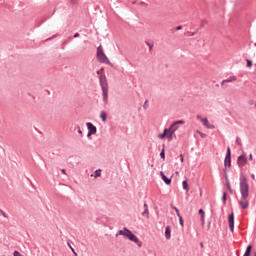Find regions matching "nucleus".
<instances>
[{"label":"nucleus","instance_id":"nucleus-1","mask_svg":"<svg viewBox=\"0 0 256 256\" xmlns=\"http://www.w3.org/2000/svg\"><path fill=\"white\" fill-rule=\"evenodd\" d=\"M240 193L242 200L239 202V205L241 209H247L249 207V201L247 199L249 198V183L247 182V177L245 174H240Z\"/></svg>","mask_w":256,"mask_h":256},{"label":"nucleus","instance_id":"nucleus-2","mask_svg":"<svg viewBox=\"0 0 256 256\" xmlns=\"http://www.w3.org/2000/svg\"><path fill=\"white\" fill-rule=\"evenodd\" d=\"M119 235H122L126 239H129V241L136 243L138 247H143V242H141L139 238L135 234H133V232L128 228L124 227L122 230H119L116 234V237H119Z\"/></svg>","mask_w":256,"mask_h":256},{"label":"nucleus","instance_id":"nucleus-3","mask_svg":"<svg viewBox=\"0 0 256 256\" xmlns=\"http://www.w3.org/2000/svg\"><path fill=\"white\" fill-rule=\"evenodd\" d=\"M99 81L102 89L103 101L107 104L109 102V84L107 83V76H105V74L100 75Z\"/></svg>","mask_w":256,"mask_h":256},{"label":"nucleus","instance_id":"nucleus-4","mask_svg":"<svg viewBox=\"0 0 256 256\" xmlns=\"http://www.w3.org/2000/svg\"><path fill=\"white\" fill-rule=\"evenodd\" d=\"M97 59L99 63H105L106 65H110V67H113V63L107 58V55H105V52H102L97 55Z\"/></svg>","mask_w":256,"mask_h":256},{"label":"nucleus","instance_id":"nucleus-5","mask_svg":"<svg viewBox=\"0 0 256 256\" xmlns=\"http://www.w3.org/2000/svg\"><path fill=\"white\" fill-rule=\"evenodd\" d=\"M86 127L88 129L87 137H91V135H95V133H97V127L93 125V123L87 122Z\"/></svg>","mask_w":256,"mask_h":256},{"label":"nucleus","instance_id":"nucleus-6","mask_svg":"<svg viewBox=\"0 0 256 256\" xmlns=\"http://www.w3.org/2000/svg\"><path fill=\"white\" fill-rule=\"evenodd\" d=\"M224 166L229 167V169H231V148L230 147H227V152L224 159Z\"/></svg>","mask_w":256,"mask_h":256},{"label":"nucleus","instance_id":"nucleus-7","mask_svg":"<svg viewBox=\"0 0 256 256\" xmlns=\"http://www.w3.org/2000/svg\"><path fill=\"white\" fill-rule=\"evenodd\" d=\"M228 223H229V229L231 233L235 231V214L232 212L228 215Z\"/></svg>","mask_w":256,"mask_h":256},{"label":"nucleus","instance_id":"nucleus-8","mask_svg":"<svg viewBox=\"0 0 256 256\" xmlns=\"http://www.w3.org/2000/svg\"><path fill=\"white\" fill-rule=\"evenodd\" d=\"M237 165L238 167H245V165H247V155H240L237 159Z\"/></svg>","mask_w":256,"mask_h":256},{"label":"nucleus","instance_id":"nucleus-9","mask_svg":"<svg viewBox=\"0 0 256 256\" xmlns=\"http://www.w3.org/2000/svg\"><path fill=\"white\" fill-rule=\"evenodd\" d=\"M201 121L204 127H207V129H215V125L209 123V120L207 118H202Z\"/></svg>","mask_w":256,"mask_h":256},{"label":"nucleus","instance_id":"nucleus-10","mask_svg":"<svg viewBox=\"0 0 256 256\" xmlns=\"http://www.w3.org/2000/svg\"><path fill=\"white\" fill-rule=\"evenodd\" d=\"M237 79V76H230L228 79H225L221 82V87H225V83H233Z\"/></svg>","mask_w":256,"mask_h":256},{"label":"nucleus","instance_id":"nucleus-11","mask_svg":"<svg viewBox=\"0 0 256 256\" xmlns=\"http://www.w3.org/2000/svg\"><path fill=\"white\" fill-rule=\"evenodd\" d=\"M198 214L201 216L200 217L201 225H202V227H204L205 226V211L203 209H199Z\"/></svg>","mask_w":256,"mask_h":256},{"label":"nucleus","instance_id":"nucleus-12","mask_svg":"<svg viewBox=\"0 0 256 256\" xmlns=\"http://www.w3.org/2000/svg\"><path fill=\"white\" fill-rule=\"evenodd\" d=\"M160 175H161V179L164 181V183L166 185H170L171 184V178H167L165 176V173H163V171L160 172Z\"/></svg>","mask_w":256,"mask_h":256},{"label":"nucleus","instance_id":"nucleus-13","mask_svg":"<svg viewBox=\"0 0 256 256\" xmlns=\"http://www.w3.org/2000/svg\"><path fill=\"white\" fill-rule=\"evenodd\" d=\"M251 251H253V245L249 244L246 247V250H245L243 256H251Z\"/></svg>","mask_w":256,"mask_h":256},{"label":"nucleus","instance_id":"nucleus-14","mask_svg":"<svg viewBox=\"0 0 256 256\" xmlns=\"http://www.w3.org/2000/svg\"><path fill=\"white\" fill-rule=\"evenodd\" d=\"M165 237L167 240L171 239V226H166L165 228Z\"/></svg>","mask_w":256,"mask_h":256},{"label":"nucleus","instance_id":"nucleus-15","mask_svg":"<svg viewBox=\"0 0 256 256\" xmlns=\"http://www.w3.org/2000/svg\"><path fill=\"white\" fill-rule=\"evenodd\" d=\"M100 119L103 121V123L107 122V112L106 111L101 112Z\"/></svg>","mask_w":256,"mask_h":256},{"label":"nucleus","instance_id":"nucleus-16","mask_svg":"<svg viewBox=\"0 0 256 256\" xmlns=\"http://www.w3.org/2000/svg\"><path fill=\"white\" fill-rule=\"evenodd\" d=\"M182 187H183L184 191L189 192V183L187 182V180H184L182 182Z\"/></svg>","mask_w":256,"mask_h":256},{"label":"nucleus","instance_id":"nucleus-17","mask_svg":"<svg viewBox=\"0 0 256 256\" xmlns=\"http://www.w3.org/2000/svg\"><path fill=\"white\" fill-rule=\"evenodd\" d=\"M205 25H207V19H202L200 27L196 30V33H197V31H199V29H203V27H205Z\"/></svg>","mask_w":256,"mask_h":256},{"label":"nucleus","instance_id":"nucleus-18","mask_svg":"<svg viewBox=\"0 0 256 256\" xmlns=\"http://www.w3.org/2000/svg\"><path fill=\"white\" fill-rule=\"evenodd\" d=\"M160 157L165 161V144L162 145V150L160 152Z\"/></svg>","mask_w":256,"mask_h":256},{"label":"nucleus","instance_id":"nucleus-19","mask_svg":"<svg viewBox=\"0 0 256 256\" xmlns=\"http://www.w3.org/2000/svg\"><path fill=\"white\" fill-rule=\"evenodd\" d=\"M177 129H179V126L175 125V122H173L170 126V130L172 131V133H175Z\"/></svg>","mask_w":256,"mask_h":256},{"label":"nucleus","instance_id":"nucleus-20","mask_svg":"<svg viewBox=\"0 0 256 256\" xmlns=\"http://www.w3.org/2000/svg\"><path fill=\"white\" fill-rule=\"evenodd\" d=\"M226 187H227L230 195H233V188H231V182L227 181L226 182Z\"/></svg>","mask_w":256,"mask_h":256},{"label":"nucleus","instance_id":"nucleus-21","mask_svg":"<svg viewBox=\"0 0 256 256\" xmlns=\"http://www.w3.org/2000/svg\"><path fill=\"white\" fill-rule=\"evenodd\" d=\"M222 202H223V205H227V192H223Z\"/></svg>","mask_w":256,"mask_h":256},{"label":"nucleus","instance_id":"nucleus-22","mask_svg":"<svg viewBox=\"0 0 256 256\" xmlns=\"http://www.w3.org/2000/svg\"><path fill=\"white\" fill-rule=\"evenodd\" d=\"M142 217L149 219V208H145V210L142 212Z\"/></svg>","mask_w":256,"mask_h":256},{"label":"nucleus","instance_id":"nucleus-23","mask_svg":"<svg viewBox=\"0 0 256 256\" xmlns=\"http://www.w3.org/2000/svg\"><path fill=\"white\" fill-rule=\"evenodd\" d=\"M171 209H173L175 211L177 217H179V215H181V213H179V208L178 207L171 205Z\"/></svg>","mask_w":256,"mask_h":256},{"label":"nucleus","instance_id":"nucleus-24","mask_svg":"<svg viewBox=\"0 0 256 256\" xmlns=\"http://www.w3.org/2000/svg\"><path fill=\"white\" fill-rule=\"evenodd\" d=\"M94 177L97 179V177H101V169H98L94 172Z\"/></svg>","mask_w":256,"mask_h":256},{"label":"nucleus","instance_id":"nucleus-25","mask_svg":"<svg viewBox=\"0 0 256 256\" xmlns=\"http://www.w3.org/2000/svg\"><path fill=\"white\" fill-rule=\"evenodd\" d=\"M171 128L169 127V128H166V129H164V132H163V134L167 137L170 133H171Z\"/></svg>","mask_w":256,"mask_h":256},{"label":"nucleus","instance_id":"nucleus-26","mask_svg":"<svg viewBox=\"0 0 256 256\" xmlns=\"http://www.w3.org/2000/svg\"><path fill=\"white\" fill-rule=\"evenodd\" d=\"M246 66L249 68L253 67V61L246 59Z\"/></svg>","mask_w":256,"mask_h":256},{"label":"nucleus","instance_id":"nucleus-27","mask_svg":"<svg viewBox=\"0 0 256 256\" xmlns=\"http://www.w3.org/2000/svg\"><path fill=\"white\" fill-rule=\"evenodd\" d=\"M196 133H198V135H200V137H201L202 139H205V137H207V134H205V133H203V132H201V131H199V130H197Z\"/></svg>","mask_w":256,"mask_h":256},{"label":"nucleus","instance_id":"nucleus-28","mask_svg":"<svg viewBox=\"0 0 256 256\" xmlns=\"http://www.w3.org/2000/svg\"><path fill=\"white\" fill-rule=\"evenodd\" d=\"M178 219H179V224L181 225V227H184L183 216L179 215Z\"/></svg>","mask_w":256,"mask_h":256},{"label":"nucleus","instance_id":"nucleus-29","mask_svg":"<svg viewBox=\"0 0 256 256\" xmlns=\"http://www.w3.org/2000/svg\"><path fill=\"white\" fill-rule=\"evenodd\" d=\"M101 53H104V52H103V47H101V45H100L97 48V55H100Z\"/></svg>","mask_w":256,"mask_h":256},{"label":"nucleus","instance_id":"nucleus-30","mask_svg":"<svg viewBox=\"0 0 256 256\" xmlns=\"http://www.w3.org/2000/svg\"><path fill=\"white\" fill-rule=\"evenodd\" d=\"M174 125H185V122L183 120H178L174 122Z\"/></svg>","mask_w":256,"mask_h":256},{"label":"nucleus","instance_id":"nucleus-31","mask_svg":"<svg viewBox=\"0 0 256 256\" xmlns=\"http://www.w3.org/2000/svg\"><path fill=\"white\" fill-rule=\"evenodd\" d=\"M175 132H172L171 131V133L167 136V138H168V141H173V134H174Z\"/></svg>","mask_w":256,"mask_h":256},{"label":"nucleus","instance_id":"nucleus-32","mask_svg":"<svg viewBox=\"0 0 256 256\" xmlns=\"http://www.w3.org/2000/svg\"><path fill=\"white\" fill-rule=\"evenodd\" d=\"M236 143H237V145H238L239 147H241V145H243V144L241 143V139H240L239 137H236Z\"/></svg>","mask_w":256,"mask_h":256},{"label":"nucleus","instance_id":"nucleus-33","mask_svg":"<svg viewBox=\"0 0 256 256\" xmlns=\"http://www.w3.org/2000/svg\"><path fill=\"white\" fill-rule=\"evenodd\" d=\"M146 45H148L149 51H152V49H153V44H151V43H149V42H146Z\"/></svg>","mask_w":256,"mask_h":256},{"label":"nucleus","instance_id":"nucleus-34","mask_svg":"<svg viewBox=\"0 0 256 256\" xmlns=\"http://www.w3.org/2000/svg\"><path fill=\"white\" fill-rule=\"evenodd\" d=\"M143 107H144V109H147V107H149V101L146 100V101L144 102Z\"/></svg>","mask_w":256,"mask_h":256},{"label":"nucleus","instance_id":"nucleus-35","mask_svg":"<svg viewBox=\"0 0 256 256\" xmlns=\"http://www.w3.org/2000/svg\"><path fill=\"white\" fill-rule=\"evenodd\" d=\"M224 179H225L226 183H227V181H229V176L227 175V172L224 173Z\"/></svg>","mask_w":256,"mask_h":256},{"label":"nucleus","instance_id":"nucleus-36","mask_svg":"<svg viewBox=\"0 0 256 256\" xmlns=\"http://www.w3.org/2000/svg\"><path fill=\"white\" fill-rule=\"evenodd\" d=\"M158 137H159V139H165L166 136H165L164 133H161V134L158 135Z\"/></svg>","mask_w":256,"mask_h":256},{"label":"nucleus","instance_id":"nucleus-37","mask_svg":"<svg viewBox=\"0 0 256 256\" xmlns=\"http://www.w3.org/2000/svg\"><path fill=\"white\" fill-rule=\"evenodd\" d=\"M190 37H195V35H197V32H188Z\"/></svg>","mask_w":256,"mask_h":256},{"label":"nucleus","instance_id":"nucleus-38","mask_svg":"<svg viewBox=\"0 0 256 256\" xmlns=\"http://www.w3.org/2000/svg\"><path fill=\"white\" fill-rule=\"evenodd\" d=\"M77 129H78V133L80 134V135H83V131H81V127H77Z\"/></svg>","mask_w":256,"mask_h":256},{"label":"nucleus","instance_id":"nucleus-39","mask_svg":"<svg viewBox=\"0 0 256 256\" xmlns=\"http://www.w3.org/2000/svg\"><path fill=\"white\" fill-rule=\"evenodd\" d=\"M181 29H183V26H177L176 27V31H181Z\"/></svg>","mask_w":256,"mask_h":256},{"label":"nucleus","instance_id":"nucleus-40","mask_svg":"<svg viewBox=\"0 0 256 256\" xmlns=\"http://www.w3.org/2000/svg\"><path fill=\"white\" fill-rule=\"evenodd\" d=\"M67 41H64L63 43H62V49H65V45H67Z\"/></svg>","mask_w":256,"mask_h":256},{"label":"nucleus","instance_id":"nucleus-41","mask_svg":"<svg viewBox=\"0 0 256 256\" xmlns=\"http://www.w3.org/2000/svg\"><path fill=\"white\" fill-rule=\"evenodd\" d=\"M0 213H2L3 217H7V214L3 210H0Z\"/></svg>","mask_w":256,"mask_h":256},{"label":"nucleus","instance_id":"nucleus-42","mask_svg":"<svg viewBox=\"0 0 256 256\" xmlns=\"http://www.w3.org/2000/svg\"><path fill=\"white\" fill-rule=\"evenodd\" d=\"M77 37H79V33H75L73 39H77Z\"/></svg>","mask_w":256,"mask_h":256},{"label":"nucleus","instance_id":"nucleus-43","mask_svg":"<svg viewBox=\"0 0 256 256\" xmlns=\"http://www.w3.org/2000/svg\"><path fill=\"white\" fill-rule=\"evenodd\" d=\"M180 161H181V163H183V161H184L183 154H180Z\"/></svg>","mask_w":256,"mask_h":256},{"label":"nucleus","instance_id":"nucleus-44","mask_svg":"<svg viewBox=\"0 0 256 256\" xmlns=\"http://www.w3.org/2000/svg\"><path fill=\"white\" fill-rule=\"evenodd\" d=\"M249 160L253 161V154H249Z\"/></svg>","mask_w":256,"mask_h":256},{"label":"nucleus","instance_id":"nucleus-45","mask_svg":"<svg viewBox=\"0 0 256 256\" xmlns=\"http://www.w3.org/2000/svg\"><path fill=\"white\" fill-rule=\"evenodd\" d=\"M70 249H71V251L74 252L75 255H77V253L75 252V249H73V247L70 246Z\"/></svg>","mask_w":256,"mask_h":256},{"label":"nucleus","instance_id":"nucleus-46","mask_svg":"<svg viewBox=\"0 0 256 256\" xmlns=\"http://www.w3.org/2000/svg\"><path fill=\"white\" fill-rule=\"evenodd\" d=\"M61 173H63V175H65V174H66V170H65V169H62V170H61Z\"/></svg>","mask_w":256,"mask_h":256},{"label":"nucleus","instance_id":"nucleus-47","mask_svg":"<svg viewBox=\"0 0 256 256\" xmlns=\"http://www.w3.org/2000/svg\"><path fill=\"white\" fill-rule=\"evenodd\" d=\"M223 173H227V167L223 168Z\"/></svg>","mask_w":256,"mask_h":256},{"label":"nucleus","instance_id":"nucleus-48","mask_svg":"<svg viewBox=\"0 0 256 256\" xmlns=\"http://www.w3.org/2000/svg\"><path fill=\"white\" fill-rule=\"evenodd\" d=\"M145 209H149V206L147 205V203L144 204Z\"/></svg>","mask_w":256,"mask_h":256},{"label":"nucleus","instance_id":"nucleus-49","mask_svg":"<svg viewBox=\"0 0 256 256\" xmlns=\"http://www.w3.org/2000/svg\"><path fill=\"white\" fill-rule=\"evenodd\" d=\"M200 247L203 249L204 247L203 242H200Z\"/></svg>","mask_w":256,"mask_h":256},{"label":"nucleus","instance_id":"nucleus-50","mask_svg":"<svg viewBox=\"0 0 256 256\" xmlns=\"http://www.w3.org/2000/svg\"><path fill=\"white\" fill-rule=\"evenodd\" d=\"M72 5H75V0H71Z\"/></svg>","mask_w":256,"mask_h":256},{"label":"nucleus","instance_id":"nucleus-51","mask_svg":"<svg viewBox=\"0 0 256 256\" xmlns=\"http://www.w3.org/2000/svg\"><path fill=\"white\" fill-rule=\"evenodd\" d=\"M68 41H73V38L69 37V38H68Z\"/></svg>","mask_w":256,"mask_h":256},{"label":"nucleus","instance_id":"nucleus-52","mask_svg":"<svg viewBox=\"0 0 256 256\" xmlns=\"http://www.w3.org/2000/svg\"><path fill=\"white\" fill-rule=\"evenodd\" d=\"M97 75H101V71L98 70V71H97Z\"/></svg>","mask_w":256,"mask_h":256},{"label":"nucleus","instance_id":"nucleus-53","mask_svg":"<svg viewBox=\"0 0 256 256\" xmlns=\"http://www.w3.org/2000/svg\"><path fill=\"white\" fill-rule=\"evenodd\" d=\"M211 227V222L208 223V229Z\"/></svg>","mask_w":256,"mask_h":256},{"label":"nucleus","instance_id":"nucleus-54","mask_svg":"<svg viewBox=\"0 0 256 256\" xmlns=\"http://www.w3.org/2000/svg\"><path fill=\"white\" fill-rule=\"evenodd\" d=\"M197 119H201V116H200V115H198V116H197Z\"/></svg>","mask_w":256,"mask_h":256},{"label":"nucleus","instance_id":"nucleus-55","mask_svg":"<svg viewBox=\"0 0 256 256\" xmlns=\"http://www.w3.org/2000/svg\"><path fill=\"white\" fill-rule=\"evenodd\" d=\"M236 255L239 256V251H236Z\"/></svg>","mask_w":256,"mask_h":256},{"label":"nucleus","instance_id":"nucleus-56","mask_svg":"<svg viewBox=\"0 0 256 256\" xmlns=\"http://www.w3.org/2000/svg\"><path fill=\"white\" fill-rule=\"evenodd\" d=\"M252 179H255V175L252 174Z\"/></svg>","mask_w":256,"mask_h":256},{"label":"nucleus","instance_id":"nucleus-57","mask_svg":"<svg viewBox=\"0 0 256 256\" xmlns=\"http://www.w3.org/2000/svg\"><path fill=\"white\" fill-rule=\"evenodd\" d=\"M55 11H56V10L53 11L52 15H55Z\"/></svg>","mask_w":256,"mask_h":256},{"label":"nucleus","instance_id":"nucleus-58","mask_svg":"<svg viewBox=\"0 0 256 256\" xmlns=\"http://www.w3.org/2000/svg\"><path fill=\"white\" fill-rule=\"evenodd\" d=\"M254 256H256V252H254Z\"/></svg>","mask_w":256,"mask_h":256},{"label":"nucleus","instance_id":"nucleus-59","mask_svg":"<svg viewBox=\"0 0 256 256\" xmlns=\"http://www.w3.org/2000/svg\"><path fill=\"white\" fill-rule=\"evenodd\" d=\"M254 46L256 47V42H255Z\"/></svg>","mask_w":256,"mask_h":256}]
</instances>
